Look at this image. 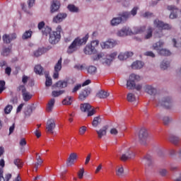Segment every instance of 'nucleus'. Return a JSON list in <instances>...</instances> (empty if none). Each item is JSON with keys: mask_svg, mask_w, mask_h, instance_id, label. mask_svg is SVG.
<instances>
[{"mask_svg": "<svg viewBox=\"0 0 181 181\" xmlns=\"http://www.w3.org/2000/svg\"><path fill=\"white\" fill-rule=\"evenodd\" d=\"M60 9V1L57 0H53L51 4L50 12L51 13H54Z\"/></svg>", "mask_w": 181, "mask_h": 181, "instance_id": "19", "label": "nucleus"}, {"mask_svg": "<svg viewBox=\"0 0 181 181\" xmlns=\"http://www.w3.org/2000/svg\"><path fill=\"white\" fill-rule=\"evenodd\" d=\"M36 160L37 163H38V165H42L43 163V160H42V158L40 157V156H39V153H36Z\"/></svg>", "mask_w": 181, "mask_h": 181, "instance_id": "60", "label": "nucleus"}, {"mask_svg": "<svg viewBox=\"0 0 181 181\" xmlns=\"http://www.w3.org/2000/svg\"><path fill=\"white\" fill-rule=\"evenodd\" d=\"M62 59L60 58L54 66V71H60L62 70Z\"/></svg>", "mask_w": 181, "mask_h": 181, "instance_id": "48", "label": "nucleus"}, {"mask_svg": "<svg viewBox=\"0 0 181 181\" xmlns=\"http://www.w3.org/2000/svg\"><path fill=\"white\" fill-rule=\"evenodd\" d=\"M158 54H160V56H170L172 52H170L169 49H161L158 51Z\"/></svg>", "mask_w": 181, "mask_h": 181, "instance_id": "41", "label": "nucleus"}, {"mask_svg": "<svg viewBox=\"0 0 181 181\" xmlns=\"http://www.w3.org/2000/svg\"><path fill=\"white\" fill-rule=\"evenodd\" d=\"M118 54L117 52H113L112 54L106 55L105 58H103L102 63L103 64H105V66H110L111 63H112V61L115 57H117V55Z\"/></svg>", "mask_w": 181, "mask_h": 181, "instance_id": "10", "label": "nucleus"}, {"mask_svg": "<svg viewBox=\"0 0 181 181\" xmlns=\"http://www.w3.org/2000/svg\"><path fill=\"white\" fill-rule=\"evenodd\" d=\"M141 76L135 74H132L129 76V80L127 82V87L129 90H136L137 91H141L142 90V84H135V81H140Z\"/></svg>", "mask_w": 181, "mask_h": 181, "instance_id": "3", "label": "nucleus"}, {"mask_svg": "<svg viewBox=\"0 0 181 181\" xmlns=\"http://www.w3.org/2000/svg\"><path fill=\"white\" fill-rule=\"evenodd\" d=\"M116 175L119 177H122V176H124V167L122 165L117 167L116 169Z\"/></svg>", "mask_w": 181, "mask_h": 181, "instance_id": "38", "label": "nucleus"}, {"mask_svg": "<svg viewBox=\"0 0 181 181\" xmlns=\"http://www.w3.org/2000/svg\"><path fill=\"white\" fill-rule=\"evenodd\" d=\"M73 98L71 96H67L62 100L63 105H71V103L73 100H71Z\"/></svg>", "mask_w": 181, "mask_h": 181, "instance_id": "39", "label": "nucleus"}, {"mask_svg": "<svg viewBox=\"0 0 181 181\" xmlns=\"http://www.w3.org/2000/svg\"><path fill=\"white\" fill-rule=\"evenodd\" d=\"M57 88H66L67 87V81H59L56 84Z\"/></svg>", "mask_w": 181, "mask_h": 181, "instance_id": "36", "label": "nucleus"}, {"mask_svg": "<svg viewBox=\"0 0 181 181\" xmlns=\"http://www.w3.org/2000/svg\"><path fill=\"white\" fill-rule=\"evenodd\" d=\"M169 141L174 145H177L180 141V138L173 134L170 136Z\"/></svg>", "mask_w": 181, "mask_h": 181, "instance_id": "32", "label": "nucleus"}, {"mask_svg": "<svg viewBox=\"0 0 181 181\" xmlns=\"http://www.w3.org/2000/svg\"><path fill=\"white\" fill-rule=\"evenodd\" d=\"M110 132L111 135H118V130L115 128H112Z\"/></svg>", "mask_w": 181, "mask_h": 181, "instance_id": "64", "label": "nucleus"}, {"mask_svg": "<svg viewBox=\"0 0 181 181\" xmlns=\"http://www.w3.org/2000/svg\"><path fill=\"white\" fill-rule=\"evenodd\" d=\"M122 22V18L115 17L110 21L111 26H118Z\"/></svg>", "mask_w": 181, "mask_h": 181, "instance_id": "26", "label": "nucleus"}, {"mask_svg": "<svg viewBox=\"0 0 181 181\" xmlns=\"http://www.w3.org/2000/svg\"><path fill=\"white\" fill-rule=\"evenodd\" d=\"M64 90H54L52 91V96L53 97H59V95H62V94H64Z\"/></svg>", "mask_w": 181, "mask_h": 181, "instance_id": "52", "label": "nucleus"}, {"mask_svg": "<svg viewBox=\"0 0 181 181\" xmlns=\"http://www.w3.org/2000/svg\"><path fill=\"white\" fill-rule=\"evenodd\" d=\"M170 62H169V61L163 60V62H161L160 67L162 70H166L167 69H168V67H170Z\"/></svg>", "mask_w": 181, "mask_h": 181, "instance_id": "35", "label": "nucleus"}, {"mask_svg": "<svg viewBox=\"0 0 181 181\" xmlns=\"http://www.w3.org/2000/svg\"><path fill=\"white\" fill-rule=\"evenodd\" d=\"M61 37L59 33H54L53 31L49 35V42L51 45H56V43H59Z\"/></svg>", "mask_w": 181, "mask_h": 181, "instance_id": "11", "label": "nucleus"}, {"mask_svg": "<svg viewBox=\"0 0 181 181\" xmlns=\"http://www.w3.org/2000/svg\"><path fill=\"white\" fill-rule=\"evenodd\" d=\"M136 100V98L134 93H129L127 95V101H129V103H134Z\"/></svg>", "mask_w": 181, "mask_h": 181, "instance_id": "50", "label": "nucleus"}, {"mask_svg": "<svg viewBox=\"0 0 181 181\" xmlns=\"http://www.w3.org/2000/svg\"><path fill=\"white\" fill-rule=\"evenodd\" d=\"M18 90L21 91L22 94H23L24 93H26L28 91V90H26V88L23 85L18 86Z\"/></svg>", "mask_w": 181, "mask_h": 181, "instance_id": "63", "label": "nucleus"}, {"mask_svg": "<svg viewBox=\"0 0 181 181\" xmlns=\"http://www.w3.org/2000/svg\"><path fill=\"white\" fill-rule=\"evenodd\" d=\"M144 89L145 93L149 94V95H154V94H156V93H158V90L156 89V88H155L152 85H146L144 87Z\"/></svg>", "mask_w": 181, "mask_h": 181, "instance_id": "16", "label": "nucleus"}, {"mask_svg": "<svg viewBox=\"0 0 181 181\" xmlns=\"http://www.w3.org/2000/svg\"><path fill=\"white\" fill-rule=\"evenodd\" d=\"M132 67L134 69H142L144 67V63L141 61L134 62L132 64Z\"/></svg>", "mask_w": 181, "mask_h": 181, "instance_id": "34", "label": "nucleus"}, {"mask_svg": "<svg viewBox=\"0 0 181 181\" xmlns=\"http://www.w3.org/2000/svg\"><path fill=\"white\" fill-rule=\"evenodd\" d=\"M23 96V99L25 101L28 102L29 101V100H30L33 97L32 94H30V93H29L28 91L22 94Z\"/></svg>", "mask_w": 181, "mask_h": 181, "instance_id": "45", "label": "nucleus"}, {"mask_svg": "<svg viewBox=\"0 0 181 181\" xmlns=\"http://www.w3.org/2000/svg\"><path fill=\"white\" fill-rule=\"evenodd\" d=\"M11 52L12 47H4L1 50V56H4V57H7V56H9L11 54Z\"/></svg>", "mask_w": 181, "mask_h": 181, "instance_id": "27", "label": "nucleus"}, {"mask_svg": "<svg viewBox=\"0 0 181 181\" xmlns=\"http://www.w3.org/2000/svg\"><path fill=\"white\" fill-rule=\"evenodd\" d=\"M100 44V41L98 40H93L91 41L90 43L88 44L83 49V52L85 54H88L90 56L91 54H95L97 53V49L95 47L98 46Z\"/></svg>", "mask_w": 181, "mask_h": 181, "instance_id": "4", "label": "nucleus"}, {"mask_svg": "<svg viewBox=\"0 0 181 181\" xmlns=\"http://www.w3.org/2000/svg\"><path fill=\"white\" fill-rule=\"evenodd\" d=\"M81 87H83L81 86V84H77L76 86H75L74 87V88L72 89V93H76L77 91H78V90H80L81 88Z\"/></svg>", "mask_w": 181, "mask_h": 181, "instance_id": "59", "label": "nucleus"}, {"mask_svg": "<svg viewBox=\"0 0 181 181\" xmlns=\"http://www.w3.org/2000/svg\"><path fill=\"white\" fill-rule=\"evenodd\" d=\"M16 37H18L16 33H11L9 34H4L2 37V40L4 43H6V45H9L11 42L16 40Z\"/></svg>", "mask_w": 181, "mask_h": 181, "instance_id": "9", "label": "nucleus"}, {"mask_svg": "<svg viewBox=\"0 0 181 181\" xmlns=\"http://www.w3.org/2000/svg\"><path fill=\"white\" fill-rule=\"evenodd\" d=\"M68 9L70 12H78V8L74 4L68 5Z\"/></svg>", "mask_w": 181, "mask_h": 181, "instance_id": "49", "label": "nucleus"}, {"mask_svg": "<svg viewBox=\"0 0 181 181\" xmlns=\"http://www.w3.org/2000/svg\"><path fill=\"white\" fill-rule=\"evenodd\" d=\"M101 123V118L100 117H94L93 121L92 122L93 127H98V124Z\"/></svg>", "mask_w": 181, "mask_h": 181, "instance_id": "47", "label": "nucleus"}, {"mask_svg": "<svg viewBox=\"0 0 181 181\" xmlns=\"http://www.w3.org/2000/svg\"><path fill=\"white\" fill-rule=\"evenodd\" d=\"M172 42L174 47H181V38H173L172 40Z\"/></svg>", "mask_w": 181, "mask_h": 181, "instance_id": "37", "label": "nucleus"}, {"mask_svg": "<svg viewBox=\"0 0 181 181\" xmlns=\"http://www.w3.org/2000/svg\"><path fill=\"white\" fill-rule=\"evenodd\" d=\"M159 104L165 108H170L173 104V100L170 96H164L159 100Z\"/></svg>", "mask_w": 181, "mask_h": 181, "instance_id": "8", "label": "nucleus"}, {"mask_svg": "<svg viewBox=\"0 0 181 181\" xmlns=\"http://www.w3.org/2000/svg\"><path fill=\"white\" fill-rule=\"evenodd\" d=\"M86 70H87L88 74H90L92 76H93L94 74H95V73H97V67L93 65H90L86 67Z\"/></svg>", "mask_w": 181, "mask_h": 181, "instance_id": "31", "label": "nucleus"}, {"mask_svg": "<svg viewBox=\"0 0 181 181\" xmlns=\"http://www.w3.org/2000/svg\"><path fill=\"white\" fill-rule=\"evenodd\" d=\"M138 138L141 145H146L148 139V130L145 128H141L139 132Z\"/></svg>", "mask_w": 181, "mask_h": 181, "instance_id": "5", "label": "nucleus"}, {"mask_svg": "<svg viewBox=\"0 0 181 181\" xmlns=\"http://www.w3.org/2000/svg\"><path fill=\"white\" fill-rule=\"evenodd\" d=\"M13 107L11 105H8L5 108H4V112L5 114H11V111H12V109Z\"/></svg>", "mask_w": 181, "mask_h": 181, "instance_id": "54", "label": "nucleus"}, {"mask_svg": "<svg viewBox=\"0 0 181 181\" xmlns=\"http://www.w3.org/2000/svg\"><path fill=\"white\" fill-rule=\"evenodd\" d=\"M5 90V82L4 81H0V94Z\"/></svg>", "mask_w": 181, "mask_h": 181, "instance_id": "62", "label": "nucleus"}, {"mask_svg": "<svg viewBox=\"0 0 181 181\" xmlns=\"http://www.w3.org/2000/svg\"><path fill=\"white\" fill-rule=\"evenodd\" d=\"M88 40V35H86V37L81 38L80 37H76L71 44L69 46L67 49V53L71 54L74 52H77L83 45H86Z\"/></svg>", "mask_w": 181, "mask_h": 181, "instance_id": "1", "label": "nucleus"}, {"mask_svg": "<svg viewBox=\"0 0 181 181\" xmlns=\"http://www.w3.org/2000/svg\"><path fill=\"white\" fill-rule=\"evenodd\" d=\"M54 103H56V100H54V98L51 99L47 104V111L48 112H52V111L53 110V108L54 107Z\"/></svg>", "mask_w": 181, "mask_h": 181, "instance_id": "29", "label": "nucleus"}, {"mask_svg": "<svg viewBox=\"0 0 181 181\" xmlns=\"http://www.w3.org/2000/svg\"><path fill=\"white\" fill-rule=\"evenodd\" d=\"M56 128V122L53 119H49L47 122L46 129L50 134H53V130Z\"/></svg>", "mask_w": 181, "mask_h": 181, "instance_id": "15", "label": "nucleus"}, {"mask_svg": "<svg viewBox=\"0 0 181 181\" xmlns=\"http://www.w3.org/2000/svg\"><path fill=\"white\" fill-rule=\"evenodd\" d=\"M153 25L155 28H158V29H160L161 30H170L172 29V25L165 23L163 21H159L158 19H156L153 21Z\"/></svg>", "mask_w": 181, "mask_h": 181, "instance_id": "7", "label": "nucleus"}, {"mask_svg": "<svg viewBox=\"0 0 181 181\" xmlns=\"http://www.w3.org/2000/svg\"><path fill=\"white\" fill-rule=\"evenodd\" d=\"M90 93H91V89H90L89 88L84 89L79 94V97H78L79 100H81V101H84V100L87 98L88 95H90Z\"/></svg>", "mask_w": 181, "mask_h": 181, "instance_id": "20", "label": "nucleus"}, {"mask_svg": "<svg viewBox=\"0 0 181 181\" xmlns=\"http://www.w3.org/2000/svg\"><path fill=\"white\" fill-rule=\"evenodd\" d=\"M97 97H98V98H107V97H110V93L105 91V90H100L98 93H97Z\"/></svg>", "mask_w": 181, "mask_h": 181, "instance_id": "30", "label": "nucleus"}, {"mask_svg": "<svg viewBox=\"0 0 181 181\" xmlns=\"http://www.w3.org/2000/svg\"><path fill=\"white\" fill-rule=\"evenodd\" d=\"M105 54L103 52H100L99 54H98L97 57H93V60L95 61V60H100V59H103V57H104Z\"/></svg>", "mask_w": 181, "mask_h": 181, "instance_id": "57", "label": "nucleus"}, {"mask_svg": "<svg viewBox=\"0 0 181 181\" xmlns=\"http://www.w3.org/2000/svg\"><path fill=\"white\" fill-rule=\"evenodd\" d=\"M131 17V13L128 11H124L119 14V18H122V20L127 21V19Z\"/></svg>", "mask_w": 181, "mask_h": 181, "instance_id": "40", "label": "nucleus"}, {"mask_svg": "<svg viewBox=\"0 0 181 181\" xmlns=\"http://www.w3.org/2000/svg\"><path fill=\"white\" fill-rule=\"evenodd\" d=\"M42 54H43V50L42 49H38L34 52L35 57H39V56H42Z\"/></svg>", "mask_w": 181, "mask_h": 181, "instance_id": "58", "label": "nucleus"}, {"mask_svg": "<svg viewBox=\"0 0 181 181\" xmlns=\"http://www.w3.org/2000/svg\"><path fill=\"white\" fill-rule=\"evenodd\" d=\"M107 129H108V126H104L102 129L96 130L99 139H101L103 136H105V135H107Z\"/></svg>", "mask_w": 181, "mask_h": 181, "instance_id": "23", "label": "nucleus"}, {"mask_svg": "<svg viewBox=\"0 0 181 181\" xmlns=\"http://www.w3.org/2000/svg\"><path fill=\"white\" fill-rule=\"evenodd\" d=\"M122 29L125 36H132L133 33L132 30H131L129 27H123Z\"/></svg>", "mask_w": 181, "mask_h": 181, "instance_id": "46", "label": "nucleus"}, {"mask_svg": "<svg viewBox=\"0 0 181 181\" xmlns=\"http://www.w3.org/2000/svg\"><path fill=\"white\" fill-rule=\"evenodd\" d=\"M141 163L146 166H151L152 165V157L146 155L141 158Z\"/></svg>", "mask_w": 181, "mask_h": 181, "instance_id": "22", "label": "nucleus"}, {"mask_svg": "<svg viewBox=\"0 0 181 181\" xmlns=\"http://www.w3.org/2000/svg\"><path fill=\"white\" fill-rule=\"evenodd\" d=\"M13 163L16 166H17V168L18 169H21L23 168V162L22 161V160L19 159V158H16L13 160Z\"/></svg>", "mask_w": 181, "mask_h": 181, "instance_id": "42", "label": "nucleus"}, {"mask_svg": "<svg viewBox=\"0 0 181 181\" xmlns=\"http://www.w3.org/2000/svg\"><path fill=\"white\" fill-rule=\"evenodd\" d=\"M77 175L78 179H83L84 176V168H81L79 171L77 173Z\"/></svg>", "mask_w": 181, "mask_h": 181, "instance_id": "55", "label": "nucleus"}, {"mask_svg": "<svg viewBox=\"0 0 181 181\" xmlns=\"http://www.w3.org/2000/svg\"><path fill=\"white\" fill-rule=\"evenodd\" d=\"M153 33V28H152V27L151 26L148 27L146 34L144 35V39L146 40H147L148 39H151V37H152Z\"/></svg>", "mask_w": 181, "mask_h": 181, "instance_id": "28", "label": "nucleus"}, {"mask_svg": "<svg viewBox=\"0 0 181 181\" xmlns=\"http://www.w3.org/2000/svg\"><path fill=\"white\" fill-rule=\"evenodd\" d=\"M164 45L165 42L163 40H159L158 42L153 44L152 47L153 50H156L158 52Z\"/></svg>", "mask_w": 181, "mask_h": 181, "instance_id": "24", "label": "nucleus"}, {"mask_svg": "<svg viewBox=\"0 0 181 181\" xmlns=\"http://www.w3.org/2000/svg\"><path fill=\"white\" fill-rule=\"evenodd\" d=\"M117 36H118L119 37H125V33H124L123 29H120L119 30L117 33H116Z\"/></svg>", "mask_w": 181, "mask_h": 181, "instance_id": "56", "label": "nucleus"}, {"mask_svg": "<svg viewBox=\"0 0 181 181\" xmlns=\"http://www.w3.org/2000/svg\"><path fill=\"white\" fill-rule=\"evenodd\" d=\"M135 156V154H134V152L129 151L128 149L125 153H123L122 156L120 157L121 160H123V162H125V160H128V159H131Z\"/></svg>", "mask_w": 181, "mask_h": 181, "instance_id": "18", "label": "nucleus"}, {"mask_svg": "<svg viewBox=\"0 0 181 181\" xmlns=\"http://www.w3.org/2000/svg\"><path fill=\"white\" fill-rule=\"evenodd\" d=\"M66 18L67 13H59L53 18L52 22H54V23H60L61 22H63Z\"/></svg>", "mask_w": 181, "mask_h": 181, "instance_id": "14", "label": "nucleus"}, {"mask_svg": "<svg viewBox=\"0 0 181 181\" xmlns=\"http://www.w3.org/2000/svg\"><path fill=\"white\" fill-rule=\"evenodd\" d=\"M146 30V26L143 25L141 27H135L134 28V30L132 31V35H138L139 33H143Z\"/></svg>", "mask_w": 181, "mask_h": 181, "instance_id": "25", "label": "nucleus"}, {"mask_svg": "<svg viewBox=\"0 0 181 181\" xmlns=\"http://www.w3.org/2000/svg\"><path fill=\"white\" fill-rule=\"evenodd\" d=\"M52 78L49 76H46V81H45V86L46 87H50L52 86Z\"/></svg>", "mask_w": 181, "mask_h": 181, "instance_id": "53", "label": "nucleus"}, {"mask_svg": "<svg viewBox=\"0 0 181 181\" xmlns=\"http://www.w3.org/2000/svg\"><path fill=\"white\" fill-rule=\"evenodd\" d=\"M167 9L172 11L169 16L170 19H176V18H177V11H179L177 7L173 5H170L168 6Z\"/></svg>", "mask_w": 181, "mask_h": 181, "instance_id": "13", "label": "nucleus"}, {"mask_svg": "<svg viewBox=\"0 0 181 181\" xmlns=\"http://www.w3.org/2000/svg\"><path fill=\"white\" fill-rule=\"evenodd\" d=\"M77 153H71L66 160V166H73V165H74V161L77 160Z\"/></svg>", "mask_w": 181, "mask_h": 181, "instance_id": "17", "label": "nucleus"}, {"mask_svg": "<svg viewBox=\"0 0 181 181\" xmlns=\"http://www.w3.org/2000/svg\"><path fill=\"white\" fill-rule=\"evenodd\" d=\"M88 40V35H86V37L81 38L80 37H76L71 44L69 46L67 49V53L71 54L74 52H77L83 45H86Z\"/></svg>", "mask_w": 181, "mask_h": 181, "instance_id": "2", "label": "nucleus"}, {"mask_svg": "<svg viewBox=\"0 0 181 181\" xmlns=\"http://www.w3.org/2000/svg\"><path fill=\"white\" fill-rule=\"evenodd\" d=\"M42 35H45V36H47L48 35H50L52 33V28L49 27H46L42 30Z\"/></svg>", "mask_w": 181, "mask_h": 181, "instance_id": "51", "label": "nucleus"}, {"mask_svg": "<svg viewBox=\"0 0 181 181\" xmlns=\"http://www.w3.org/2000/svg\"><path fill=\"white\" fill-rule=\"evenodd\" d=\"M118 45V42H117L115 40H109L105 42H102L100 44V46L102 49H111Z\"/></svg>", "mask_w": 181, "mask_h": 181, "instance_id": "12", "label": "nucleus"}, {"mask_svg": "<svg viewBox=\"0 0 181 181\" xmlns=\"http://www.w3.org/2000/svg\"><path fill=\"white\" fill-rule=\"evenodd\" d=\"M33 33V32L30 30H26L22 35L23 40H28V39H30Z\"/></svg>", "mask_w": 181, "mask_h": 181, "instance_id": "33", "label": "nucleus"}, {"mask_svg": "<svg viewBox=\"0 0 181 181\" xmlns=\"http://www.w3.org/2000/svg\"><path fill=\"white\" fill-rule=\"evenodd\" d=\"M134 56V53L132 52H121L118 55L119 60H127L129 57H132Z\"/></svg>", "mask_w": 181, "mask_h": 181, "instance_id": "21", "label": "nucleus"}, {"mask_svg": "<svg viewBox=\"0 0 181 181\" xmlns=\"http://www.w3.org/2000/svg\"><path fill=\"white\" fill-rule=\"evenodd\" d=\"M33 111V109L32 108V105H28L25 110L24 114L26 117H30Z\"/></svg>", "mask_w": 181, "mask_h": 181, "instance_id": "44", "label": "nucleus"}, {"mask_svg": "<svg viewBox=\"0 0 181 181\" xmlns=\"http://www.w3.org/2000/svg\"><path fill=\"white\" fill-rule=\"evenodd\" d=\"M80 108L83 112H88V117H93L95 114V110L91 107L90 103H82Z\"/></svg>", "mask_w": 181, "mask_h": 181, "instance_id": "6", "label": "nucleus"}, {"mask_svg": "<svg viewBox=\"0 0 181 181\" xmlns=\"http://www.w3.org/2000/svg\"><path fill=\"white\" fill-rule=\"evenodd\" d=\"M144 56H148V57H156L155 54L152 51H147L144 53Z\"/></svg>", "mask_w": 181, "mask_h": 181, "instance_id": "61", "label": "nucleus"}, {"mask_svg": "<svg viewBox=\"0 0 181 181\" xmlns=\"http://www.w3.org/2000/svg\"><path fill=\"white\" fill-rule=\"evenodd\" d=\"M34 71L36 74H39L40 76L43 74V67L40 65H36L34 68Z\"/></svg>", "mask_w": 181, "mask_h": 181, "instance_id": "43", "label": "nucleus"}]
</instances>
